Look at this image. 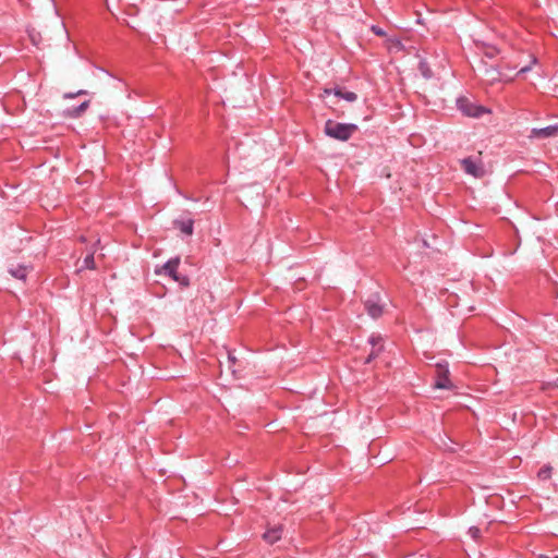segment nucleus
Returning <instances> with one entry per match:
<instances>
[{"label": "nucleus", "instance_id": "10", "mask_svg": "<svg viewBox=\"0 0 558 558\" xmlns=\"http://www.w3.org/2000/svg\"><path fill=\"white\" fill-rule=\"evenodd\" d=\"M31 269H32V267H29L27 265L11 264L9 266V272L11 274V276L16 279H20V280H25V278L28 275V272L31 271Z\"/></svg>", "mask_w": 558, "mask_h": 558}, {"label": "nucleus", "instance_id": "21", "mask_svg": "<svg viewBox=\"0 0 558 558\" xmlns=\"http://www.w3.org/2000/svg\"><path fill=\"white\" fill-rule=\"evenodd\" d=\"M530 70H531V66H530V65H526V66L521 68V69H520V71H519V73H525V72H527V71H530Z\"/></svg>", "mask_w": 558, "mask_h": 558}, {"label": "nucleus", "instance_id": "6", "mask_svg": "<svg viewBox=\"0 0 558 558\" xmlns=\"http://www.w3.org/2000/svg\"><path fill=\"white\" fill-rule=\"evenodd\" d=\"M330 94H333L336 97L342 98L349 102H353L357 99V95L355 93L345 90L342 87H336L333 89L325 88L320 97L325 98Z\"/></svg>", "mask_w": 558, "mask_h": 558}, {"label": "nucleus", "instance_id": "23", "mask_svg": "<svg viewBox=\"0 0 558 558\" xmlns=\"http://www.w3.org/2000/svg\"><path fill=\"white\" fill-rule=\"evenodd\" d=\"M228 359H229V361H231L232 363L235 361V357H234V356H232V355H230V354H229Z\"/></svg>", "mask_w": 558, "mask_h": 558}, {"label": "nucleus", "instance_id": "26", "mask_svg": "<svg viewBox=\"0 0 558 558\" xmlns=\"http://www.w3.org/2000/svg\"><path fill=\"white\" fill-rule=\"evenodd\" d=\"M487 54H488L489 57H493V56H494V54H493V51H489V53L487 52Z\"/></svg>", "mask_w": 558, "mask_h": 558}, {"label": "nucleus", "instance_id": "7", "mask_svg": "<svg viewBox=\"0 0 558 558\" xmlns=\"http://www.w3.org/2000/svg\"><path fill=\"white\" fill-rule=\"evenodd\" d=\"M179 265H180V258L179 257L172 258L169 262H167L161 267V269H157L156 274L160 275V274L165 272L168 276H170L172 279H174V277H177L179 275L177 272Z\"/></svg>", "mask_w": 558, "mask_h": 558}, {"label": "nucleus", "instance_id": "27", "mask_svg": "<svg viewBox=\"0 0 558 558\" xmlns=\"http://www.w3.org/2000/svg\"><path fill=\"white\" fill-rule=\"evenodd\" d=\"M487 54H488L489 57H493V56H494V54H493V51H489V53L487 52Z\"/></svg>", "mask_w": 558, "mask_h": 558}, {"label": "nucleus", "instance_id": "1", "mask_svg": "<svg viewBox=\"0 0 558 558\" xmlns=\"http://www.w3.org/2000/svg\"><path fill=\"white\" fill-rule=\"evenodd\" d=\"M356 129L355 124L338 123L332 120H328L325 124V133L339 141L349 140Z\"/></svg>", "mask_w": 558, "mask_h": 558}, {"label": "nucleus", "instance_id": "11", "mask_svg": "<svg viewBox=\"0 0 558 558\" xmlns=\"http://www.w3.org/2000/svg\"><path fill=\"white\" fill-rule=\"evenodd\" d=\"M99 246H100V240L98 239L96 241V243L94 244L92 252L88 253L86 255V257L84 258L83 265L78 268V271H81L83 269H90V270L96 269L94 254H95L96 248Z\"/></svg>", "mask_w": 558, "mask_h": 558}, {"label": "nucleus", "instance_id": "24", "mask_svg": "<svg viewBox=\"0 0 558 558\" xmlns=\"http://www.w3.org/2000/svg\"><path fill=\"white\" fill-rule=\"evenodd\" d=\"M553 385L558 388V378L554 381Z\"/></svg>", "mask_w": 558, "mask_h": 558}, {"label": "nucleus", "instance_id": "3", "mask_svg": "<svg viewBox=\"0 0 558 558\" xmlns=\"http://www.w3.org/2000/svg\"><path fill=\"white\" fill-rule=\"evenodd\" d=\"M461 166L468 174L474 178H483L485 175V169L481 161L476 162L472 158H464L461 160Z\"/></svg>", "mask_w": 558, "mask_h": 558}, {"label": "nucleus", "instance_id": "13", "mask_svg": "<svg viewBox=\"0 0 558 558\" xmlns=\"http://www.w3.org/2000/svg\"><path fill=\"white\" fill-rule=\"evenodd\" d=\"M177 226L183 233L187 235H191L193 233V220L191 219L186 221H179L177 222Z\"/></svg>", "mask_w": 558, "mask_h": 558}, {"label": "nucleus", "instance_id": "20", "mask_svg": "<svg viewBox=\"0 0 558 558\" xmlns=\"http://www.w3.org/2000/svg\"><path fill=\"white\" fill-rule=\"evenodd\" d=\"M421 69H422L423 75H424L425 77H429V76H430L429 70H427V69L425 68V64H424V63H421Z\"/></svg>", "mask_w": 558, "mask_h": 558}, {"label": "nucleus", "instance_id": "14", "mask_svg": "<svg viewBox=\"0 0 558 558\" xmlns=\"http://www.w3.org/2000/svg\"><path fill=\"white\" fill-rule=\"evenodd\" d=\"M553 468L550 465H544L539 469L537 477L542 481L549 480L551 477Z\"/></svg>", "mask_w": 558, "mask_h": 558}, {"label": "nucleus", "instance_id": "2", "mask_svg": "<svg viewBox=\"0 0 558 558\" xmlns=\"http://www.w3.org/2000/svg\"><path fill=\"white\" fill-rule=\"evenodd\" d=\"M458 108L463 114L472 118H480L485 113L492 112L490 109L473 104L466 98H460L458 100Z\"/></svg>", "mask_w": 558, "mask_h": 558}, {"label": "nucleus", "instance_id": "18", "mask_svg": "<svg viewBox=\"0 0 558 558\" xmlns=\"http://www.w3.org/2000/svg\"><path fill=\"white\" fill-rule=\"evenodd\" d=\"M84 94H86V90L80 89L76 93L64 94V98H74L76 96H81V95H84Z\"/></svg>", "mask_w": 558, "mask_h": 558}, {"label": "nucleus", "instance_id": "8", "mask_svg": "<svg viewBox=\"0 0 558 558\" xmlns=\"http://www.w3.org/2000/svg\"><path fill=\"white\" fill-rule=\"evenodd\" d=\"M437 368H438V379H437V381L435 384V387L439 388V389L450 388L451 387V383H450V380L448 378L449 371L445 366H442L441 364H438Z\"/></svg>", "mask_w": 558, "mask_h": 558}, {"label": "nucleus", "instance_id": "22", "mask_svg": "<svg viewBox=\"0 0 558 558\" xmlns=\"http://www.w3.org/2000/svg\"><path fill=\"white\" fill-rule=\"evenodd\" d=\"M494 72H495V70H494V69L486 70V73H487V74H490V76H492V80H493V81H494V80H496V77L494 76Z\"/></svg>", "mask_w": 558, "mask_h": 558}, {"label": "nucleus", "instance_id": "17", "mask_svg": "<svg viewBox=\"0 0 558 558\" xmlns=\"http://www.w3.org/2000/svg\"><path fill=\"white\" fill-rule=\"evenodd\" d=\"M174 281L179 282L181 286L187 287L190 284V280L186 276H180L178 275L173 279Z\"/></svg>", "mask_w": 558, "mask_h": 558}, {"label": "nucleus", "instance_id": "12", "mask_svg": "<svg viewBox=\"0 0 558 558\" xmlns=\"http://www.w3.org/2000/svg\"><path fill=\"white\" fill-rule=\"evenodd\" d=\"M533 137H551L558 136V125H550L543 129H533Z\"/></svg>", "mask_w": 558, "mask_h": 558}, {"label": "nucleus", "instance_id": "5", "mask_svg": "<svg viewBox=\"0 0 558 558\" xmlns=\"http://www.w3.org/2000/svg\"><path fill=\"white\" fill-rule=\"evenodd\" d=\"M369 343L372 344V351L368 354L365 363H371L384 351V339L380 335H373L369 338Z\"/></svg>", "mask_w": 558, "mask_h": 558}, {"label": "nucleus", "instance_id": "9", "mask_svg": "<svg viewBox=\"0 0 558 558\" xmlns=\"http://www.w3.org/2000/svg\"><path fill=\"white\" fill-rule=\"evenodd\" d=\"M282 532H283V529H282V525H276L274 527H269L264 534H263V538L268 543V544H275L276 542H278L279 539H281L282 537Z\"/></svg>", "mask_w": 558, "mask_h": 558}, {"label": "nucleus", "instance_id": "4", "mask_svg": "<svg viewBox=\"0 0 558 558\" xmlns=\"http://www.w3.org/2000/svg\"><path fill=\"white\" fill-rule=\"evenodd\" d=\"M365 308L371 317H373V318L380 317L384 312V305L381 304L380 296L378 294L371 295L365 301Z\"/></svg>", "mask_w": 558, "mask_h": 558}, {"label": "nucleus", "instance_id": "25", "mask_svg": "<svg viewBox=\"0 0 558 558\" xmlns=\"http://www.w3.org/2000/svg\"><path fill=\"white\" fill-rule=\"evenodd\" d=\"M532 64L536 63V58L533 57L532 61H531Z\"/></svg>", "mask_w": 558, "mask_h": 558}, {"label": "nucleus", "instance_id": "15", "mask_svg": "<svg viewBox=\"0 0 558 558\" xmlns=\"http://www.w3.org/2000/svg\"><path fill=\"white\" fill-rule=\"evenodd\" d=\"M468 533L474 541H477L481 537V530L477 526H471Z\"/></svg>", "mask_w": 558, "mask_h": 558}, {"label": "nucleus", "instance_id": "19", "mask_svg": "<svg viewBox=\"0 0 558 558\" xmlns=\"http://www.w3.org/2000/svg\"><path fill=\"white\" fill-rule=\"evenodd\" d=\"M372 31H373L376 35H378V36H384V35H385V32H384L381 28L377 27V26H373V27H372Z\"/></svg>", "mask_w": 558, "mask_h": 558}, {"label": "nucleus", "instance_id": "16", "mask_svg": "<svg viewBox=\"0 0 558 558\" xmlns=\"http://www.w3.org/2000/svg\"><path fill=\"white\" fill-rule=\"evenodd\" d=\"M88 106H89V101H84L80 107L74 109L73 116L77 117V116L82 114L88 108Z\"/></svg>", "mask_w": 558, "mask_h": 558}]
</instances>
